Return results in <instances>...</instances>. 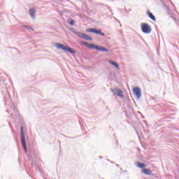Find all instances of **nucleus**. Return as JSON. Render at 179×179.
I'll return each instance as SVG.
<instances>
[{
    "label": "nucleus",
    "mask_w": 179,
    "mask_h": 179,
    "mask_svg": "<svg viewBox=\"0 0 179 179\" xmlns=\"http://www.w3.org/2000/svg\"><path fill=\"white\" fill-rule=\"evenodd\" d=\"M55 46L58 48V50H62V51H65L66 52H69L70 54H76V50H74L69 46H66L64 44L56 43H55Z\"/></svg>",
    "instance_id": "obj_1"
},
{
    "label": "nucleus",
    "mask_w": 179,
    "mask_h": 179,
    "mask_svg": "<svg viewBox=\"0 0 179 179\" xmlns=\"http://www.w3.org/2000/svg\"><path fill=\"white\" fill-rule=\"evenodd\" d=\"M20 134H21V144L24 149V153H27V145H26V137L24 136V129L23 127H20Z\"/></svg>",
    "instance_id": "obj_2"
},
{
    "label": "nucleus",
    "mask_w": 179,
    "mask_h": 179,
    "mask_svg": "<svg viewBox=\"0 0 179 179\" xmlns=\"http://www.w3.org/2000/svg\"><path fill=\"white\" fill-rule=\"evenodd\" d=\"M141 31L145 34H149V33H152V27H150V25H149L148 23H142Z\"/></svg>",
    "instance_id": "obj_3"
},
{
    "label": "nucleus",
    "mask_w": 179,
    "mask_h": 179,
    "mask_svg": "<svg viewBox=\"0 0 179 179\" xmlns=\"http://www.w3.org/2000/svg\"><path fill=\"white\" fill-rule=\"evenodd\" d=\"M86 31L87 33H94V34H98L99 36H102V37H106V34L101 32V30H99V29H95V28L87 29Z\"/></svg>",
    "instance_id": "obj_4"
},
{
    "label": "nucleus",
    "mask_w": 179,
    "mask_h": 179,
    "mask_svg": "<svg viewBox=\"0 0 179 179\" xmlns=\"http://www.w3.org/2000/svg\"><path fill=\"white\" fill-rule=\"evenodd\" d=\"M133 93H134V95L136 96V99L139 100L142 96V92L141 91V88L136 87L133 89Z\"/></svg>",
    "instance_id": "obj_5"
},
{
    "label": "nucleus",
    "mask_w": 179,
    "mask_h": 179,
    "mask_svg": "<svg viewBox=\"0 0 179 179\" xmlns=\"http://www.w3.org/2000/svg\"><path fill=\"white\" fill-rule=\"evenodd\" d=\"M94 50H96V51H103V52H108V51H110L108 49L99 45H95Z\"/></svg>",
    "instance_id": "obj_6"
},
{
    "label": "nucleus",
    "mask_w": 179,
    "mask_h": 179,
    "mask_svg": "<svg viewBox=\"0 0 179 179\" xmlns=\"http://www.w3.org/2000/svg\"><path fill=\"white\" fill-rule=\"evenodd\" d=\"M81 44H83V45H85V47H88V48H91L92 50H94V48L96 46V45L93 44V43H89L87 42H85V41H81L80 42Z\"/></svg>",
    "instance_id": "obj_7"
},
{
    "label": "nucleus",
    "mask_w": 179,
    "mask_h": 179,
    "mask_svg": "<svg viewBox=\"0 0 179 179\" xmlns=\"http://www.w3.org/2000/svg\"><path fill=\"white\" fill-rule=\"evenodd\" d=\"M8 100H6L5 104L6 106H8V107H13V102H12V99L10 98V94H8Z\"/></svg>",
    "instance_id": "obj_8"
},
{
    "label": "nucleus",
    "mask_w": 179,
    "mask_h": 179,
    "mask_svg": "<svg viewBox=\"0 0 179 179\" xmlns=\"http://www.w3.org/2000/svg\"><path fill=\"white\" fill-rule=\"evenodd\" d=\"M142 172L143 174H146V176H152V177L155 176L153 172H152V171L149 169H143Z\"/></svg>",
    "instance_id": "obj_9"
},
{
    "label": "nucleus",
    "mask_w": 179,
    "mask_h": 179,
    "mask_svg": "<svg viewBox=\"0 0 179 179\" xmlns=\"http://www.w3.org/2000/svg\"><path fill=\"white\" fill-rule=\"evenodd\" d=\"M147 15L148 17L151 19V20H153V22H156V17H155V15H153V13H152V12L150 11L147 12Z\"/></svg>",
    "instance_id": "obj_10"
},
{
    "label": "nucleus",
    "mask_w": 179,
    "mask_h": 179,
    "mask_svg": "<svg viewBox=\"0 0 179 179\" xmlns=\"http://www.w3.org/2000/svg\"><path fill=\"white\" fill-rule=\"evenodd\" d=\"M29 15L32 19H36V10L34 8H31L29 10Z\"/></svg>",
    "instance_id": "obj_11"
},
{
    "label": "nucleus",
    "mask_w": 179,
    "mask_h": 179,
    "mask_svg": "<svg viewBox=\"0 0 179 179\" xmlns=\"http://www.w3.org/2000/svg\"><path fill=\"white\" fill-rule=\"evenodd\" d=\"M108 63L113 66H115L116 69H120V64H118L116 62L109 60Z\"/></svg>",
    "instance_id": "obj_12"
},
{
    "label": "nucleus",
    "mask_w": 179,
    "mask_h": 179,
    "mask_svg": "<svg viewBox=\"0 0 179 179\" xmlns=\"http://www.w3.org/2000/svg\"><path fill=\"white\" fill-rule=\"evenodd\" d=\"M136 166L139 169H145L146 167V164L142 162H137Z\"/></svg>",
    "instance_id": "obj_13"
},
{
    "label": "nucleus",
    "mask_w": 179,
    "mask_h": 179,
    "mask_svg": "<svg viewBox=\"0 0 179 179\" xmlns=\"http://www.w3.org/2000/svg\"><path fill=\"white\" fill-rule=\"evenodd\" d=\"M117 96H118L119 97H121V99L124 98V92H122L120 89H117Z\"/></svg>",
    "instance_id": "obj_14"
},
{
    "label": "nucleus",
    "mask_w": 179,
    "mask_h": 179,
    "mask_svg": "<svg viewBox=\"0 0 179 179\" xmlns=\"http://www.w3.org/2000/svg\"><path fill=\"white\" fill-rule=\"evenodd\" d=\"M83 38L84 40H87L88 41H92V40H93V38H92V37L89 36V35L84 34V35L83 36Z\"/></svg>",
    "instance_id": "obj_15"
},
{
    "label": "nucleus",
    "mask_w": 179,
    "mask_h": 179,
    "mask_svg": "<svg viewBox=\"0 0 179 179\" xmlns=\"http://www.w3.org/2000/svg\"><path fill=\"white\" fill-rule=\"evenodd\" d=\"M22 29H26L27 30H29V31H34V29L30 27L29 25H23Z\"/></svg>",
    "instance_id": "obj_16"
},
{
    "label": "nucleus",
    "mask_w": 179,
    "mask_h": 179,
    "mask_svg": "<svg viewBox=\"0 0 179 179\" xmlns=\"http://www.w3.org/2000/svg\"><path fill=\"white\" fill-rule=\"evenodd\" d=\"M67 23L71 26H75V20H73V19H71V18L68 19Z\"/></svg>",
    "instance_id": "obj_17"
},
{
    "label": "nucleus",
    "mask_w": 179,
    "mask_h": 179,
    "mask_svg": "<svg viewBox=\"0 0 179 179\" xmlns=\"http://www.w3.org/2000/svg\"><path fill=\"white\" fill-rule=\"evenodd\" d=\"M76 34V36H79L80 38H83V36L85 34L78 31L77 34Z\"/></svg>",
    "instance_id": "obj_18"
},
{
    "label": "nucleus",
    "mask_w": 179,
    "mask_h": 179,
    "mask_svg": "<svg viewBox=\"0 0 179 179\" xmlns=\"http://www.w3.org/2000/svg\"><path fill=\"white\" fill-rule=\"evenodd\" d=\"M118 89H114V90H111L112 93H113V94H117V92Z\"/></svg>",
    "instance_id": "obj_19"
},
{
    "label": "nucleus",
    "mask_w": 179,
    "mask_h": 179,
    "mask_svg": "<svg viewBox=\"0 0 179 179\" xmlns=\"http://www.w3.org/2000/svg\"><path fill=\"white\" fill-rule=\"evenodd\" d=\"M71 31H72V33H73L74 34H77V33H78V31H76V29H71Z\"/></svg>",
    "instance_id": "obj_20"
},
{
    "label": "nucleus",
    "mask_w": 179,
    "mask_h": 179,
    "mask_svg": "<svg viewBox=\"0 0 179 179\" xmlns=\"http://www.w3.org/2000/svg\"><path fill=\"white\" fill-rule=\"evenodd\" d=\"M124 173H127L128 172V171H127V170H124Z\"/></svg>",
    "instance_id": "obj_21"
},
{
    "label": "nucleus",
    "mask_w": 179,
    "mask_h": 179,
    "mask_svg": "<svg viewBox=\"0 0 179 179\" xmlns=\"http://www.w3.org/2000/svg\"><path fill=\"white\" fill-rule=\"evenodd\" d=\"M7 113H9V111L8 110H6Z\"/></svg>",
    "instance_id": "obj_22"
},
{
    "label": "nucleus",
    "mask_w": 179,
    "mask_h": 179,
    "mask_svg": "<svg viewBox=\"0 0 179 179\" xmlns=\"http://www.w3.org/2000/svg\"><path fill=\"white\" fill-rule=\"evenodd\" d=\"M11 117H13V115H11Z\"/></svg>",
    "instance_id": "obj_23"
},
{
    "label": "nucleus",
    "mask_w": 179,
    "mask_h": 179,
    "mask_svg": "<svg viewBox=\"0 0 179 179\" xmlns=\"http://www.w3.org/2000/svg\"><path fill=\"white\" fill-rule=\"evenodd\" d=\"M117 166H118L119 165L118 164H116Z\"/></svg>",
    "instance_id": "obj_24"
},
{
    "label": "nucleus",
    "mask_w": 179,
    "mask_h": 179,
    "mask_svg": "<svg viewBox=\"0 0 179 179\" xmlns=\"http://www.w3.org/2000/svg\"><path fill=\"white\" fill-rule=\"evenodd\" d=\"M110 163H114V162H110Z\"/></svg>",
    "instance_id": "obj_25"
}]
</instances>
